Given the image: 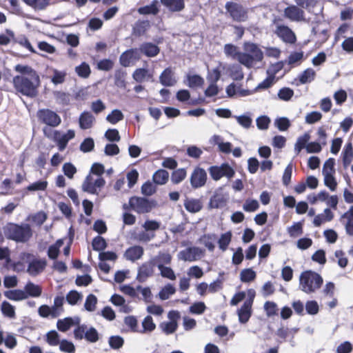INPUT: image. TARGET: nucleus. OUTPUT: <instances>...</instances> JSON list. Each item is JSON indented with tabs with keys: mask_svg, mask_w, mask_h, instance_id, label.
Here are the masks:
<instances>
[{
	"mask_svg": "<svg viewBox=\"0 0 353 353\" xmlns=\"http://www.w3.org/2000/svg\"><path fill=\"white\" fill-rule=\"evenodd\" d=\"M243 50L245 52H239L238 48L231 43H227L224 46L225 54L237 60L247 68H252L255 63L263 61V52L257 44L252 42H245Z\"/></svg>",
	"mask_w": 353,
	"mask_h": 353,
	"instance_id": "f257e3e1",
	"label": "nucleus"
},
{
	"mask_svg": "<svg viewBox=\"0 0 353 353\" xmlns=\"http://www.w3.org/2000/svg\"><path fill=\"white\" fill-rule=\"evenodd\" d=\"M3 232L8 239L22 243L28 242L32 236V228L28 223H9L3 228Z\"/></svg>",
	"mask_w": 353,
	"mask_h": 353,
	"instance_id": "f03ea898",
	"label": "nucleus"
},
{
	"mask_svg": "<svg viewBox=\"0 0 353 353\" xmlns=\"http://www.w3.org/2000/svg\"><path fill=\"white\" fill-rule=\"evenodd\" d=\"M12 83L15 90L23 95L34 97L37 94V87L40 83L39 76L38 79H32L31 77L17 75L13 77Z\"/></svg>",
	"mask_w": 353,
	"mask_h": 353,
	"instance_id": "7ed1b4c3",
	"label": "nucleus"
},
{
	"mask_svg": "<svg viewBox=\"0 0 353 353\" xmlns=\"http://www.w3.org/2000/svg\"><path fill=\"white\" fill-rule=\"evenodd\" d=\"M323 278L318 273L307 270L303 272L299 277V288L307 294L316 292L323 284Z\"/></svg>",
	"mask_w": 353,
	"mask_h": 353,
	"instance_id": "20e7f679",
	"label": "nucleus"
},
{
	"mask_svg": "<svg viewBox=\"0 0 353 353\" xmlns=\"http://www.w3.org/2000/svg\"><path fill=\"white\" fill-rule=\"evenodd\" d=\"M37 117L39 123L51 128H56L61 123V117L57 112L48 108L38 110Z\"/></svg>",
	"mask_w": 353,
	"mask_h": 353,
	"instance_id": "39448f33",
	"label": "nucleus"
},
{
	"mask_svg": "<svg viewBox=\"0 0 353 353\" xmlns=\"http://www.w3.org/2000/svg\"><path fill=\"white\" fill-rule=\"evenodd\" d=\"M209 173L214 180L218 181L223 176H225L228 179L232 178L235 172L230 165L223 163L220 166L213 165L210 167Z\"/></svg>",
	"mask_w": 353,
	"mask_h": 353,
	"instance_id": "423d86ee",
	"label": "nucleus"
},
{
	"mask_svg": "<svg viewBox=\"0 0 353 353\" xmlns=\"http://www.w3.org/2000/svg\"><path fill=\"white\" fill-rule=\"evenodd\" d=\"M130 208L139 214H144L151 211L152 203L146 198L132 196L129 200Z\"/></svg>",
	"mask_w": 353,
	"mask_h": 353,
	"instance_id": "0eeeda50",
	"label": "nucleus"
},
{
	"mask_svg": "<svg viewBox=\"0 0 353 353\" xmlns=\"http://www.w3.org/2000/svg\"><path fill=\"white\" fill-rule=\"evenodd\" d=\"M225 8L234 21H245L248 18L247 12L240 4L234 2H227Z\"/></svg>",
	"mask_w": 353,
	"mask_h": 353,
	"instance_id": "6e6552de",
	"label": "nucleus"
},
{
	"mask_svg": "<svg viewBox=\"0 0 353 353\" xmlns=\"http://www.w3.org/2000/svg\"><path fill=\"white\" fill-rule=\"evenodd\" d=\"M203 254V250L198 247H189L178 254V258L185 261L199 260Z\"/></svg>",
	"mask_w": 353,
	"mask_h": 353,
	"instance_id": "1a4fd4ad",
	"label": "nucleus"
},
{
	"mask_svg": "<svg viewBox=\"0 0 353 353\" xmlns=\"http://www.w3.org/2000/svg\"><path fill=\"white\" fill-rule=\"evenodd\" d=\"M207 181V173L205 170L200 167L194 169L190 179V184L194 189L205 185Z\"/></svg>",
	"mask_w": 353,
	"mask_h": 353,
	"instance_id": "9d476101",
	"label": "nucleus"
},
{
	"mask_svg": "<svg viewBox=\"0 0 353 353\" xmlns=\"http://www.w3.org/2000/svg\"><path fill=\"white\" fill-rule=\"evenodd\" d=\"M284 16L292 21H303L305 19V12L302 8L296 5L288 6L284 10Z\"/></svg>",
	"mask_w": 353,
	"mask_h": 353,
	"instance_id": "9b49d317",
	"label": "nucleus"
},
{
	"mask_svg": "<svg viewBox=\"0 0 353 353\" xmlns=\"http://www.w3.org/2000/svg\"><path fill=\"white\" fill-rule=\"evenodd\" d=\"M275 34L285 43L292 44L296 42V38L295 34L286 26H277Z\"/></svg>",
	"mask_w": 353,
	"mask_h": 353,
	"instance_id": "f8f14e48",
	"label": "nucleus"
},
{
	"mask_svg": "<svg viewBox=\"0 0 353 353\" xmlns=\"http://www.w3.org/2000/svg\"><path fill=\"white\" fill-rule=\"evenodd\" d=\"M154 267L155 265L151 259L143 263L138 270L137 280L141 283L145 281L148 278L153 275Z\"/></svg>",
	"mask_w": 353,
	"mask_h": 353,
	"instance_id": "ddd939ff",
	"label": "nucleus"
},
{
	"mask_svg": "<svg viewBox=\"0 0 353 353\" xmlns=\"http://www.w3.org/2000/svg\"><path fill=\"white\" fill-rule=\"evenodd\" d=\"M228 196L223 194L222 188H219L214 192L209 202L210 208H221L227 203Z\"/></svg>",
	"mask_w": 353,
	"mask_h": 353,
	"instance_id": "4468645a",
	"label": "nucleus"
},
{
	"mask_svg": "<svg viewBox=\"0 0 353 353\" xmlns=\"http://www.w3.org/2000/svg\"><path fill=\"white\" fill-rule=\"evenodd\" d=\"M252 299L246 300L238 310L239 321L241 323H247L252 315Z\"/></svg>",
	"mask_w": 353,
	"mask_h": 353,
	"instance_id": "2eb2a0df",
	"label": "nucleus"
},
{
	"mask_svg": "<svg viewBox=\"0 0 353 353\" xmlns=\"http://www.w3.org/2000/svg\"><path fill=\"white\" fill-rule=\"evenodd\" d=\"M95 122V118L90 112H83L79 118V127L82 130L91 128Z\"/></svg>",
	"mask_w": 353,
	"mask_h": 353,
	"instance_id": "dca6fc26",
	"label": "nucleus"
},
{
	"mask_svg": "<svg viewBox=\"0 0 353 353\" xmlns=\"http://www.w3.org/2000/svg\"><path fill=\"white\" fill-rule=\"evenodd\" d=\"M80 319L78 316L74 318L66 317L63 319H59L57 323V329L63 332H67L72 325H79Z\"/></svg>",
	"mask_w": 353,
	"mask_h": 353,
	"instance_id": "f3484780",
	"label": "nucleus"
},
{
	"mask_svg": "<svg viewBox=\"0 0 353 353\" xmlns=\"http://www.w3.org/2000/svg\"><path fill=\"white\" fill-rule=\"evenodd\" d=\"M160 1L172 12H179L185 8V0H160Z\"/></svg>",
	"mask_w": 353,
	"mask_h": 353,
	"instance_id": "a211bd4d",
	"label": "nucleus"
},
{
	"mask_svg": "<svg viewBox=\"0 0 353 353\" xmlns=\"http://www.w3.org/2000/svg\"><path fill=\"white\" fill-rule=\"evenodd\" d=\"M160 83L167 87L173 86L176 83V79L174 76V73L170 68H165L159 77Z\"/></svg>",
	"mask_w": 353,
	"mask_h": 353,
	"instance_id": "6ab92c4d",
	"label": "nucleus"
},
{
	"mask_svg": "<svg viewBox=\"0 0 353 353\" xmlns=\"http://www.w3.org/2000/svg\"><path fill=\"white\" fill-rule=\"evenodd\" d=\"M143 248L140 245H134L126 250L124 256L127 260L132 262L140 259L143 255Z\"/></svg>",
	"mask_w": 353,
	"mask_h": 353,
	"instance_id": "aec40b11",
	"label": "nucleus"
},
{
	"mask_svg": "<svg viewBox=\"0 0 353 353\" xmlns=\"http://www.w3.org/2000/svg\"><path fill=\"white\" fill-rule=\"evenodd\" d=\"M151 261L158 268H163L165 265H170L172 261V256L168 252H159V254L152 257Z\"/></svg>",
	"mask_w": 353,
	"mask_h": 353,
	"instance_id": "412c9836",
	"label": "nucleus"
},
{
	"mask_svg": "<svg viewBox=\"0 0 353 353\" xmlns=\"http://www.w3.org/2000/svg\"><path fill=\"white\" fill-rule=\"evenodd\" d=\"M139 50L148 57H154L159 53L160 49L154 43L145 42L140 46Z\"/></svg>",
	"mask_w": 353,
	"mask_h": 353,
	"instance_id": "4be33fe9",
	"label": "nucleus"
},
{
	"mask_svg": "<svg viewBox=\"0 0 353 353\" xmlns=\"http://www.w3.org/2000/svg\"><path fill=\"white\" fill-rule=\"evenodd\" d=\"M46 266V261L45 259L33 260L28 267V272L32 276H36L41 272Z\"/></svg>",
	"mask_w": 353,
	"mask_h": 353,
	"instance_id": "5701e85b",
	"label": "nucleus"
},
{
	"mask_svg": "<svg viewBox=\"0 0 353 353\" xmlns=\"http://www.w3.org/2000/svg\"><path fill=\"white\" fill-rule=\"evenodd\" d=\"M184 207L185 210L191 213H196L202 209V203L197 199H188L184 201Z\"/></svg>",
	"mask_w": 353,
	"mask_h": 353,
	"instance_id": "b1692460",
	"label": "nucleus"
},
{
	"mask_svg": "<svg viewBox=\"0 0 353 353\" xmlns=\"http://www.w3.org/2000/svg\"><path fill=\"white\" fill-rule=\"evenodd\" d=\"M150 27V21L148 20L137 21L133 26V34L137 37L143 35Z\"/></svg>",
	"mask_w": 353,
	"mask_h": 353,
	"instance_id": "393cba45",
	"label": "nucleus"
},
{
	"mask_svg": "<svg viewBox=\"0 0 353 353\" xmlns=\"http://www.w3.org/2000/svg\"><path fill=\"white\" fill-rule=\"evenodd\" d=\"M14 70L21 75L31 77L32 79H38V74L30 66L27 65L17 64L14 66Z\"/></svg>",
	"mask_w": 353,
	"mask_h": 353,
	"instance_id": "a878e982",
	"label": "nucleus"
},
{
	"mask_svg": "<svg viewBox=\"0 0 353 353\" xmlns=\"http://www.w3.org/2000/svg\"><path fill=\"white\" fill-rule=\"evenodd\" d=\"M334 214L329 208L324 210L323 214H320L315 216L313 223L314 226L319 227L323 221H330L333 219Z\"/></svg>",
	"mask_w": 353,
	"mask_h": 353,
	"instance_id": "bb28decb",
	"label": "nucleus"
},
{
	"mask_svg": "<svg viewBox=\"0 0 353 353\" xmlns=\"http://www.w3.org/2000/svg\"><path fill=\"white\" fill-rule=\"evenodd\" d=\"M6 298L12 301H21L27 299V293L22 290H12L4 292Z\"/></svg>",
	"mask_w": 353,
	"mask_h": 353,
	"instance_id": "cd10ccee",
	"label": "nucleus"
},
{
	"mask_svg": "<svg viewBox=\"0 0 353 353\" xmlns=\"http://www.w3.org/2000/svg\"><path fill=\"white\" fill-rule=\"evenodd\" d=\"M82 190L84 192H88L92 194H98L99 191L96 189L94 183V179L91 174H88L83 184H82Z\"/></svg>",
	"mask_w": 353,
	"mask_h": 353,
	"instance_id": "c85d7f7f",
	"label": "nucleus"
},
{
	"mask_svg": "<svg viewBox=\"0 0 353 353\" xmlns=\"http://www.w3.org/2000/svg\"><path fill=\"white\" fill-rule=\"evenodd\" d=\"M168 172L163 169L158 170L152 176L153 181L157 185L165 184L168 181Z\"/></svg>",
	"mask_w": 353,
	"mask_h": 353,
	"instance_id": "c756f323",
	"label": "nucleus"
},
{
	"mask_svg": "<svg viewBox=\"0 0 353 353\" xmlns=\"http://www.w3.org/2000/svg\"><path fill=\"white\" fill-rule=\"evenodd\" d=\"M159 1L154 0L151 4L141 7L138 9V12L141 14H157L159 10L158 8Z\"/></svg>",
	"mask_w": 353,
	"mask_h": 353,
	"instance_id": "7c9ffc66",
	"label": "nucleus"
},
{
	"mask_svg": "<svg viewBox=\"0 0 353 353\" xmlns=\"http://www.w3.org/2000/svg\"><path fill=\"white\" fill-rule=\"evenodd\" d=\"M53 140L57 143L59 150L63 151L67 146L69 140L58 130L53 132Z\"/></svg>",
	"mask_w": 353,
	"mask_h": 353,
	"instance_id": "2f4dec72",
	"label": "nucleus"
},
{
	"mask_svg": "<svg viewBox=\"0 0 353 353\" xmlns=\"http://www.w3.org/2000/svg\"><path fill=\"white\" fill-rule=\"evenodd\" d=\"M127 72L123 69L117 70L114 73V83L120 88H125Z\"/></svg>",
	"mask_w": 353,
	"mask_h": 353,
	"instance_id": "473e14b6",
	"label": "nucleus"
},
{
	"mask_svg": "<svg viewBox=\"0 0 353 353\" xmlns=\"http://www.w3.org/2000/svg\"><path fill=\"white\" fill-rule=\"evenodd\" d=\"M25 292L27 293V299L28 296L38 297L41 294V288L32 282H28L26 285Z\"/></svg>",
	"mask_w": 353,
	"mask_h": 353,
	"instance_id": "72a5a7b5",
	"label": "nucleus"
},
{
	"mask_svg": "<svg viewBox=\"0 0 353 353\" xmlns=\"http://www.w3.org/2000/svg\"><path fill=\"white\" fill-rule=\"evenodd\" d=\"M315 74V71L312 68H307L299 75V80L301 84H305L313 81Z\"/></svg>",
	"mask_w": 353,
	"mask_h": 353,
	"instance_id": "f704fd0d",
	"label": "nucleus"
},
{
	"mask_svg": "<svg viewBox=\"0 0 353 353\" xmlns=\"http://www.w3.org/2000/svg\"><path fill=\"white\" fill-rule=\"evenodd\" d=\"M256 272L252 268H246L241 270L240 279L243 283H250L256 278Z\"/></svg>",
	"mask_w": 353,
	"mask_h": 353,
	"instance_id": "c9c22d12",
	"label": "nucleus"
},
{
	"mask_svg": "<svg viewBox=\"0 0 353 353\" xmlns=\"http://www.w3.org/2000/svg\"><path fill=\"white\" fill-rule=\"evenodd\" d=\"M232 239V233L231 232H227L224 234H222L218 241V244L219 248L222 251H225L228 248V245L230 244Z\"/></svg>",
	"mask_w": 353,
	"mask_h": 353,
	"instance_id": "e433bc0d",
	"label": "nucleus"
},
{
	"mask_svg": "<svg viewBox=\"0 0 353 353\" xmlns=\"http://www.w3.org/2000/svg\"><path fill=\"white\" fill-rule=\"evenodd\" d=\"M176 292L175 288L171 284H167L159 292V296L161 300H167Z\"/></svg>",
	"mask_w": 353,
	"mask_h": 353,
	"instance_id": "4c0bfd02",
	"label": "nucleus"
},
{
	"mask_svg": "<svg viewBox=\"0 0 353 353\" xmlns=\"http://www.w3.org/2000/svg\"><path fill=\"white\" fill-rule=\"evenodd\" d=\"M187 172L185 169L179 168L174 170L171 176V181L174 184H178L181 183L186 177Z\"/></svg>",
	"mask_w": 353,
	"mask_h": 353,
	"instance_id": "58836bf2",
	"label": "nucleus"
},
{
	"mask_svg": "<svg viewBox=\"0 0 353 353\" xmlns=\"http://www.w3.org/2000/svg\"><path fill=\"white\" fill-rule=\"evenodd\" d=\"M123 117L124 116L122 112L118 109H115L107 116L106 120L112 124H116L119 121L123 120Z\"/></svg>",
	"mask_w": 353,
	"mask_h": 353,
	"instance_id": "ea45409f",
	"label": "nucleus"
},
{
	"mask_svg": "<svg viewBox=\"0 0 353 353\" xmlns=\"http://www.w3.org/2000/svg\"><path fill=\"white\" fill-rule=\"evenodd\" d=\"M92 248L96 251H102L107 247L105 239L101 236L94 237L92 242Z\"/></svg>",
	"mask_w": 353,
	"mask_h": 353,
	"instance_id": "a19ab883",
	"label": "nucleus"
},
{
	"mask_svg": "<svg viewBox=\"0 0 353 353\" xmlns=\"http://www.w3.org/2000/svg\"><path fill=\"white\" fill-rule=\"evenodd\" d=\"M288 232L291 237H297L303 234V224L301 222L294 223L288 228Z\"/></svg>",
	"mask_w": 353,
	"mask_h": 353,
	"instance_id": "79ce46f5",
	"label": "nucleus"
},
{
	"mask_svg": "<svg viewBox=\"0 0 353 353\" xmlns=\"http://www.w3.org/2000/svg\"><path fill=\"white\" fill-rule=\"evenodd\" d=\"M143 330L141 331V333H145L147 332H152L156 328V325L153 322V319L151 316H147L144 318L142 322Z\"/></svg>",
	"mask_w": 353,
	"mask_h": 353,
	"instance_id": "37998d69",
	"label": "nucleus"
},
{
	"mask_svg": "<svg viewBox=\"0 0 353 353\" xmlns=\"http://www.w3.org/2000/svg\"><path fill=\"white\" fill-rule=\"evenodd\" d=\"M82 294L77 290H70L65 296L67 302L72 305L77 304L79 300L82 299Z\"/></svg>",
	"mask_w": 353,
	"mask_h": 353,
	"instance_id": "c03bdc74",
	"label": "nucleus"
},
{
	"mask_svg": "<svg viewBox=\"0 0 353 353\" xmlns=\"http://www.w3.org/2000/svg\"><path fill=\"white\" fill-rule=\"evenodd\" d=\"M97 303V298L95 295L90 294L85 299L84 303L85 309L88 312H93L96 309V305Z\"/></svg>",
	"mask_w": 353,
	"mask_h": 353,
	"instance_id": "a18cd8bd",
	"label": "nucleus"
},
{
	"mask_svg": "<svg viewBox=\"0 0 353 353\" xmlns=\"http://www.w3.org/2000/svg\"><path fill=\"white\" fill-rule=\"evenodd\" d=\"M187 78L188 81V85L192 88L201 86L204 83L203 79L198 74L188 75Z\"/></svg>",
	"mask_w": 353,
	"mask_h": 353,
	"instance_id": "49530a36",
	"label": "nucleus"
},
{
	"mask_svg": "<svg viewBox=\"0 0 353 353\" xmlns=\"http://www.w3.org/2000/svg\"><path fill=\"white\" fill-rule=\"evenodd\" d=\"M233 117L236 119V121L241 126L245 129H248L252 125V119L248 114L234 116Z\"/></svg>",
	"mask_w": 353,
	"mask_h": 353,
	"instance_id": "de8ad7c7",
	"label": "nucleus"
},
{
	"mask_svg": "<svg viewBox=\"0 0 353 353\" xmlns=\"http://www.w3.org/2000/svg\"><path fill=\"white\" fill-rule=\"evenodd\" d=\"M1 312L3 314L10 319L14 318L15 310L14 306L7 301H3L1 304Z\"/></svg>",
	"mask_w": 353,
	"mask_h": 353,
	"instance_id": "09e8293b",
	"label": "nucleus"
},
{
	"mask_svg": "<svg viewBox=\"0 0 353 353\" xmlns=\"http://www.w3.org/2000/svg\"><path fill=\"white\" fill-rule=\"evenodd\" d=\"M230 77L233 80L241 81L244 77L242 68L239 65H234L230 68Z\"/></svg>",
	"mask_w": 353,
	"mask_h": 353,
	"instance_id": "8fccbe9b",
	"label": "nucleus"
},
{
	"mask_svg": "<svg viewBox=\"0 0 353 353\" xmlns=\"http://www.w3.org/2000/svg\"><path fill=\"white\" fill-rule=\"evenodd\" d=\"M295 3L301 8L305 9L310 12L316 6V0H294Z\"/></svg>",
	"mask_w": 353,
	"mask_h": 353,
	"instance_id": "3c124183",
	"label": "nucleus"
},
{
	"mask_svg": "<svg viewBox=\"0 0 353 353\" xmlns=\"http://www.w3.org/2000/svg\"><path fill=\"white\" fill-rule=\"evenodd\" d=\"M46 341L50 345H57L60 343V336L55 330H51L46 334Z\"/></svg>",
	"mask_w": 353,
	"mask_h": 353,
	"instance_id": "603ef678",
	"label": "nucleus"
},
{
	"mask_svg": "<svg viewBox=\"0 0 353 353\" xmlns=\"http://www.w3.org/2000/svg\"><path fill=\"white\" fill-rule=\"evenodd\" d=\"M108 343L111 348L118 350L123 345L124 340L120 336H112L109 338Z\"/></svg>",
	"mask_w": 353,
	"mask_h": 353,
	"instance_id": "864d4df0",
	"label": "nucleus"
},
{
	"mask_svg": "<svg viewBox=\"0 0 353 353\" xmlns=\"http://www.w3.org/2000/svg\"><path fill=\"white\" fill-rule=\"evenodd\" d=\"M177 327V322H164L160 325V327L166 334L174 333L176 330Z\"/></svg>",
	"mask_w": 353,
	"mask_h": 353,
	"instance_id": "5fc2aeb1",
	"label": "nucleus"
},
{
	"mask_svg": "<svg viewBox=\"0 0 353 353\" xmlns=\"http://www.w3.org/2000/svg\"><path fill=\"white\" fill-rule=\"evenodd\" d=\"M59 349L61 351L67 353H74L75 346L73 343L68 341L66 339H63L59 343Z\"/></svg>",
	"mask_w": 353,
	"mask_h": 353,
	"instance_id": "6e6d98bb",
	"label": "nucleus"
},
{
	"mask_svg": "<svg viewBox=\"0 0 353 353\" xmlns=\"http://www.w3.org/2000/svg\"><path fill=\"white\" fill-rule=\"evenodd\" d=\"M274 125L280 131H285L290 126V121L287 117H280L274 121Z\"/></svg>",
	"mask_w": 353,
	"mask_h": 353,
	"instance_id": "4d7b16f0",
	"label": "nucleus"
},
{
	"mask_svg": "<svg viewBox=\"0 0 353 353\" xmlns=\"http://www.w3.org/2000/svg\"><path fill=\"white\" fill-rule=\"evenodd\" d=\"M62 170L64 174L70 179H73L77 171L76 167L71 163H65L63 165Z\"/></svg>",
	"mask_w": 353,
	"mask_h": 353,
	"instance_id": "13d9d810",
	"label": "nucleus"
},
{
	"mask_svg": "<svg viewBox=\"0 0 353 353\" xmlns=\"http://www.w3.org/2000/svg\"><path fill=\"white\" fill-rule=\"evenodd\" d=\"M85 339L90 343L97 342L99 340V333L97 330L93 327L89 329L87 328L85 333Z\"/></svg>",
	"mask_w": 353,
	"mask_h": 353,
	"instance_id": "bf43d9fd",
	"label": "nucleus"
},
{
	"mask_svg": "<svg viewBox=\"0 0 353 353\" xmlns=\"http://www.w3.org/2000/svg\"><path fill=\"white\" fill-rule=\"evenodd\" d=\"M334 165L335 160L333 158L328 159L323 165L322 170L323 174H334V173L335 172Z\"/></svg>",
	"mask_w": 353,
	"mask_h": 353,
	"instance_id": "052dcab7",
	"label": "nucleus"
},
{
	"mask_svg": "<svg viewBox=\"0 0 353 353\" xmlns=\"http://www.w3.org/2000/svg\"><path fill=\"white\" fill-rule=\"evenodd\" d=\"M270 121V119L265 115L260 116L256 119L257 128L263 130L268 128Z\"/></svg>",
	"mask_w": 353,
	"mask_h": 353,
	"instance_id": "680f3d73",
	"label": "nucleus"
},
{
	"mask_svg": "<svg viewBox=\"0 0 353 353\" xmlns=\"http://www.w3.org/2000/svg\"><path fill=\"white\" fill-rule=\"evenodd\" d=\"M75 71L78 74L79 76L86 78L90 74V68L88 64L83 62L80 65L77 66L75 68Z\"/></svg>",
	"mask_w": 353,
	"mask_h": 353,
	"instance_id": "e2e57ef3",
	"label": "nucleus"
},
{
	"mask_svg": "<svg viewBox=\"0 0 353 353\" xmlns=\"http://www.w3.org/2000/svg\"><path fill=\"white\" fill-rule=\"evenodd\" d=\"M294 95V91L290 88H283L279 90L278 97L283 101H289Z\"/></svg>",
	"mask_w": 353,
	"mask_h": 353,
	"instance_id": "0e129e2a",
	"label": "nucleus"
},
{
	"mask_svg": "<svg viewBox=\"0 0 353 353\" xmlns=\"http://www.w3.org/2000/svg\"><path fill=\"white\" fill-rule=\"evenodd\" d=\"M132 50H127L120 56L119 61L121 65L124 67L130 66L132 59Z\"/></svg>",
	"mask_w": 353,
	"mask_h": 353,
	"instance_id": "69168bd1",
	"label": "nucleus"
},
{
	"mask_svg": "<svg viewBox=\"0 0 353 353\" xmlns=\"http://www.w3.org/2000/svg\"><path fill=\"white\" fill-rule=\"evenodd\" d=\"M259 208V202L254 199H247L243 205V209L245 212H254Z\"/></svg>",
	"mask_w": 353,
	"mask_h": 353,
	"instance_id": "338daca9",
	"label": "nucleus"
},
{
	"mask_svg": "<svg viewBox=\"0 0 353 353\" xmlns=\"http://www.w3.org/2000/svg\"><path fill=\"white\" fill-rule=\"evenodd\" d=\"M148 70L145 68H138L132 74V78L139 83L143 81L147 77Z\"/></svg>",
	"mask_w": 353,
	"mask_h": 353,
	"instance_id": "774afa93",
	"label": "nucleus"
}]
</instances>
